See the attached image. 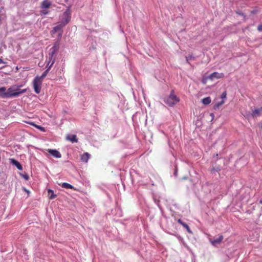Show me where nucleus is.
<instances>
[{
    "instance_id": "nucleus-18",
    "label": "nucleus",
    "mask_w": 262,
    "mask_h": 262,
    "mask_svg": "<svg viewBox=\"0 0 262 262\" xmlns=\"http://www.w3.org/2000/svg\"><path fill=\"white\" fill-rule=\"evenodd\" d=\"M61 187L62 188H64L66 189H72L73 188V186L71 185V184L67 183H63L61 184Z\"/></svg>"
},
{
    "instance_id": "nucleus-11",
    "label": "nucleus",
    "mask_w": 262,
    "mask_h": 262,
    "mask_svg": "<svg viewBox=\"0 0 262 262\" xmlns=\"http://www.w3.org/2000/svg\"><path fill=\"white\" fill-rule=\"evenodd\" d=\"M51 5V3L49 0H44L41 3V7L43 9H48Z\"/></svg>"
},
{
    "instance_id": "nucleus-21",
    "label": "nucleus",
    "mask_w": 262,
    "mask_h": 262,
    "mask_svg": "<svg viewBox=\"0 0 262 262\" xmlns=\"http://www.w3.org/2000/svg\"><path fill=\"white\" fill-rule=\"evenodd\" d=\"M48 193L49 194L51 193V195L50 196V199H54L56 196V195L54 193V191L51 189L48 190Z\"/></svg>"
},
{
    "instance_id": "nucleus-1",
    "label": "nucleus",
    "mask_w": 262,
    "mask_h": 262,
    "mask_svg": "<svg viewBox=\"0 0 262 262\" xmlns=\"http://www.w3.org/2000/svg\"><path fill=\"white\" fill-rule=\"evenodd\" d=\"M21 86V85H18L16 88H15L14 86L9 88L6 90V98L17 97L20 94L26 93L27 89L20 90L19 88Z\"/></svg>"
},
{
    "instance_id": "nucleus-32",
    "label": "nucleus",
    "mask_w": 262,
    "mask_h": 262,
    "mask_svg": "<svg viewBox=\"0 0 262 262\" xmlns=\"http://www.w3.org/2000/svg\"><path fill=\"white\" fill-rule=\"evenodd\" d=\"M260 112H261V114L262 115V107H260Z\"/></svg>"
},
{
    "instance_id": "nucleus-20",
    "label": "nucleus",
    "mask_w": 262,
    "mask_h": 262,
    "mask_svg": "<svg viewBox=\"0 0 262 262\" xmlns=\"http://www.w3.org/2000/svg\"><path fill=\"white\" fill-rule=\"evenodd\" d=\"M49 70L47 69L42 74V75L39 77V79H40L42 81V79L47 76L48 73L49 72Z\"/></svg>"
},
{
    "instance_id": "nucleus-30",
    "label": "nucleus",
    "mask_w": 262,
    "mask_h": 262,
    "mask_svg": "<svg viewBox=\"0 0 262 262\" xmlns=\"http://www.w3.org/2000/svg\"><path fill=\"white\" fill-rule=\"evenodd\" d=\"M5 63L3 60L0 58V64Z\"/></svg>"
},
{
    "instance_id": "nucleus-9",
    "label": "nucleus",
    "mask_w": 262,
    "mask_h": 262,
    "mask_svg": "<svg viewBox=\"0 0 262 262\" xmlns=\"http://www.w3.org/2000/svg\"><path fill=\"white\" fill-rule=\"evenodd\" d=\"M10 163L15 165L18 169L19 170H22L23 169V166L20 164V163L18 162L17 160H16L14 159H10Z\"/></svg>"
},
{
    "instance_id": "nucleus-2",
    "label": "nucleus",
    "mask_w": 262,
    "mask_h": 262,
    "mask_svg": "<svg viewBox=\"0 0 262 262\" xmlns=\"http://www.w3.org/2000/svg\"><path fill=\"white\" fill-rule=\"evenodd\" d=\"M180 101L179 98L174 95L173 90H172L170 95L165 99L164 102L169 106H173Z\"/></svg>"
},
{
    "instance_id": "nucleus-3",
    "label": "nucleus",
    "mask_w": 262,
    "mask_h": 262,
    "mask_svg": "<svg viewBox=\"0 0 262 262\" xmlns=\"http://www.w3.org/2000/svg\"><path fill=\"white\" fill-rule=\"evenodd\" d=\"M71 20V12L70 7H68L66 11L62 15L60 21L65 26L68 24Z\"/></svg>"
},
{
    "instance_id": "nucleus-6",
    "label": "nucleus",
    "mask_w": 262,
    "mask_h": 262,
    "mask_svg": "<svg viewBox=\"0 0 262 262\" xmlns=\"http://www.w3.org/2000/svg\"><path fill=\"white\" fill-rule=\"evenodd\" d=\"M224 77V74L223 73H219L218 72H214L211 73L210 75H209L208 76L207 78L211 79V80H213L214 78L220 79V78H222Z\"/></svg>"
},
{
    "instance_id": "nucleus-12",
    "label": "nucleus",
    "mask_w": 262,
    "mask_h": 262,
    "mask_svg": "<svg viewBox=\"0 0 262 262\" xmlns=\"http://www.w3.org/2000/svg\"><path fill=\"white\" fill-rule=\"evenodd\" d=\"M6 88L5 86L0 87V97L6 98Z\"/></svg>"
},
{
    "instance_id": "nucleus-8",
    "label": "nucleus",
    "mask_w": 262,
    "mask_h": 262,
    "mask_svg": "<svg viewBox=\"0 0 262 262\" xmlns=\"http://www.w3.org/2000/svg\"><path fill=\"white\" fill-rule=\"evenodd\" d=\"M48 152L56 158H60L61 157V155L59 151L56 149H48Z\"/></svg>"
},
{
    "instance_id": "nucleus-26",
    "label": "nucleus",
    "mask_w": 262,
    "mask_h": 262,
    "mask_svg": "<svg viewBox=\"0 0 262 262\" xmlns=\"http://www.w3.org/2000/svg\"><path fill=\"white\" fill-rule=\"evenodd\" d=\"M257 30L259 32H262V24H260V25L258 26Z\"/></svg>"
},
{
    "instance_id": "nucleus-34",
    "label": "nucleus",
    "mask_w": 262,
    "mask_h": 262,
    "mask_svg": "<svg viewBox=\"0 0 262 262\" xmlns=\"http://www.w3.org/2000/svg\"><path fill=\"white\" fill-rule=\"evenodd\" d=\"M177 170H176V171H175V172H174V174H175L176 176V174H177Z\"/></svg>"
},
{
    "instance_id": "nucleus-15",
    "label": "nucleus",
    "mask_w": 262,
    "mask_h": 262,
    "mask_svg": "<svg viewBox=\"0 0 262 262\" xmlns=\"http://www.w3.org/2000/svg\"><path fill=\"white\" fill-rule=\"evenodd\" d=\"M55 61V59H48V61L47 62V66H46L47 69L50 70L51 69V67L53 66V64L54 63Z\"/></svg>"
},
{
    "instance_id": "nucleus-10",
    "label": "nucleus",
    "mask_w": 262,
    "mask_h": 262,
    "mask_svg": "<svg viewBox=\"0 0 262 262\" xmlns=\"http://www.w3.org/2000/svg\"><path fill=\"white\" fill-rule=\"evenodd\" d=\"M67 139L70 141L72 143H76L78 142L77 136L75 135H68L67 137Z\"/></svg>"
},
{
    "instance_id": "nucleus-33",
    "label": "nucleus",
    "mask_w": 262,
    "mask_h": 262,
    "mask_svg": "<svg viewBox=\"0 0 262 262\" xmlns=\"http://www.w3.org/2000/svg\"><path fill=\"white\" fill-rule=\"evenodd\" d=\"M259 203L262 204V199L259 201Z\"/></svg>"
},
{
    "instance_id": "nucleus-19",
    "label": "nucleus",
    "mask_w": 262,
    "mask_h": 262,
    "mask_svg": "<svg viewBox=\"0 0 262 262\" xmlns=\"http://www.w3.org/2000/svg\"><path fill=\"white\" fill-rule=\"evenodd\" d=\"M224 101L223 100H222L221 101L216 103L214 105V110H217L219 108V107L222 105V104H223L224 103Z\"/></svg>"
},
{
    "instance_id": "nucleus-7",
    "label": "nucleus",
    "mask_w": 262,
    "mask_h": 262,
    "mask_svg": "<svg viewBox=\"0 0 262 262\" xmlns=\"http://www.w3.org/2000/svg\"><path fill=\"white\" fill-rule=\"evenodd\" d=\"M223 239V236L220 235L218 237L214 238L213 239H209V241L213 246H216L218 244H220Z\"/></svg>"
},
{
    "instance_id": "nucleus-28",
    "label": "nucleus",
    "mask_w": 262,
    "mask_h": 262,
    "mask_svg": "<svg viewBox=\"0 0 262 262\" xmlns=\"http://www.w3.org/2000/svg\"><path fill=\"white\" fill-rule=\"evenodd\" d=\"M178 223H179L180 225L183 226L185 223L183 222L181 219L178 220Z\"/></svg>"
},
{
    "instance_id": "nucleus-27",
    "label": "nucleus",
    "mask_w": 262,
    "mask_h": 262,
    "mask_svg": "<svg viewBox=\"0 0 262 262\" xmlns=\"http://www.w3.org/2000/svg\"><path fill=\"white\" fill-rule=\"evenodd\" d=\"M36 127L39 129L41 131H45V128L44 127H42V126H38V125H36Z\"/></svg>"
},
{
    "instance_id": "nucleus-23",
    "label": "nucleus",
    "mask_w": 262,
    "mask_h": 262,
    "mask_svg": "<svg viewBox=\"0 0 262 262\" xmlns=\"http://www.w3.org/2000/svg\"><path fill=\"white\" fill-rule=\"evenodd\" d=\"M21 177L23 178L25 180H28L29 179V177L28 174H21Z\"/></svg>"
},
{
    "instance_id": "nucleus-24",
    "label": "nucleus",
    "mask_w": 262,
    "mask_h": 262,
    "mask_svg": "<svg viewBox=\"0 0 262 262\" xmlns=\"http://www.w3.org/2000/svg\"><path fill=\"white\" fill-rule=\"evenodd\" d=\"M193 58V57L192 55H188L186 57V60L188 63H189V61L191 59Z\"/></svg>"
},
{
    "instance_id": "nucleus-31",
    "label": "nucleus",
    "mask_w": 262,
    "mask_h": 262,
    "mask_svg": "<svg viewBox=\"0 0 262 262\" xmlns=\"http://www.w3.org/2000/svg\"><path fill=\"white\" fill-rule=\"evenodd\" d=\"M210 116L212 117V118H214V115L213 113L210 114Z\"/></svg>"
},
{
    "instance_id": "nucleus-14",
    "label": "nucleus",
    "mask_w": 262,
    "mask_h": 262,
    "mask_svg": "<svg viewBox=\"0 0 262 262\" xmlns=\"http://www.w3.org/2000/svg\"><path fill=\"white\" fill-rule=\"evenodd\" d=\"M90 158V155L88 152H85L81 156V160L84 162H87Z\"/></svg>"
},
{
    "instance_id": "nucleus-29",
    "label": "nucleus",
    "mask_w": 262,
    "mask_h": 262,
    "mask_svg": "<svg viewBox=\"0 0 262 262\" xmlns=\"http://www.w3.org/2000/svg\"><path fill=\"white\" fill-rule=\"evenodd\" d=\"M23 190L26 192V193H27L28 195H29V193H30V191L29 190L27 189L25 187H23Z\"/></svg>"
},
{
    "instance_id": "nucleus-5",
    "label": "nucleus",
    "mask_w": 262,
    "mask_h": 262,
    "mask_svg": "<svg viewBox=\"0 0 262 262\" xmlns=\"http://www.w3.org/2000/svg\"><path fill=\"white\" fill-rule=\"evenodd\" d=\"M59 49V45L58 43H55L53 46L50 49L48 54V59H55V54L57 52Z\"/></svg>"
},
{
    "instance_id": "nucleus-13",
    "label": "nucleus",
    "mask_w": 262,
    "mask_h": 262,
    "mask_svg": "<svg viewBox=\"0 0 262 262\" xmlns=\"http://www.w3.org/2000/svg\"><path fill=\"white\" fill-rule=\"evenodd\" d=\"M65 26L63 24L61 21L59 24H58L56 26L53 28V31L54 33H55L58 31L61 30L62 28Z\"/></svg>"
},
{
    "instance_id": "nucleus-16",
    "label": "nucleus",
    "mask_w": 262,
    "mask_h": 262,
    "mask_svg": "<svg viewBox=\"0 0 262 262\" xmlns=\"http://www.w3.org/2000/svg\"><path fill=\"white\" fill-rule=\"evenodd\" d=\"M252 117H257L261 115V112H260V108H256L255 109L254 111H253L252 113Z\"/></svg>"
},
{
    "instance_id": "nucleus-35",
    "label": "nucleus",
    "mask_w": 262,
    "mask_h": 262,
    "mask_svg": "<svg viewBox=\"0 0 262 262\" xmlns=\"http://www.w3.org/2000/svg\"><path fill=\"white\" fill-rule=\"evenodd\" d=\"M47 13H48V12H43L44 14H47Z\"/></svg>"
},
{
    "instance_id": "nucleus-22",
    "label": "nucleus",
    "mask_w": 262,
    "mask_h": 262,
    "mask_svg": "<svg viewBox=\"0 0 262 262\" xmlns=\"http://www.w3.org/2000/svg\"><path fill=\"white\" fill-rule=\"evenodd\" d=\"M183 226L186 229V230L190 233H192V231L190 230V228L189 227L188 225L185 223L184 225H183Z\"/></svg>"
},
{
    "instance_id": "nucleus-17",
    "label": "nucleus",
    "mask_w": 262,
    "mask_h": 262,
    "mask_svg": "<svg viewBox=\"0 0 262 262\" xmlns=\"http://www.w3.org/2000/svg\"><path fill=\"white\" fill-rule=\"evenodd\" d=\"M211 101V98L210 97H207L204 98L203 99H202V102L204 105L209 104V103H210Z\"/></svg>"
},
{
    "instance_id": "nucleus-4",
    "label": "nucleus",
    "mask_w": 262,
    "mask_h": 262,
    "mask_svg": "<svg viewBox=\"0 0 262 262\" xmlns=\"http://www.w3.org/2000/svg\"><path fill=\"white\" fill-rule=\"evenodd\" d=\"M42 81L39 79V76H36L33 80V85L35 92L38 94L41 91Z\"/></svg>"
},
{
    "instance_id": "nucleus-25",
    "label": "nucleus",
    "mask_w": 262,
    "mask_h": 262,
    "mask_svg": "<svg viewBox=\"0 0 262 262\" xmlns=\"http://www.w3.org/2000/svg\"><path fill=\"white\" fill-rule=\"evenodd\" d=\"M226 95H227L226 92V91H224V92L222 94L221 96V98L222 99H226Z\"/></svg>"
}]
</instances>
